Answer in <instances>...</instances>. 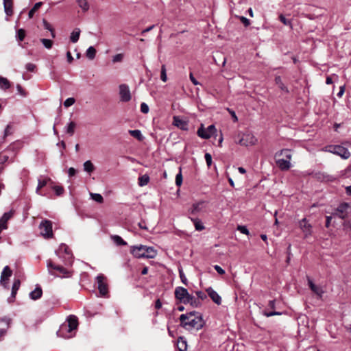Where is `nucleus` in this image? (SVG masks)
I'll use <instances>...</instances> for the list:
<instances>
[{
	"label": "nucleus",
	"instance_id": "obj_48",
	"mask_svg": "<svg viewBox=\"0 0 351 351\" xmlns=\"http://www.w3.org/2000/svg\"><path fill=\"white\" fill-rule=\"evenodd\" d=\"M160 78L161 80L165 82L167 80V74H166V68L165 65H162L161 67V73H160Z\"/></svg>",
	"mask_w": 351,
	"mask_h": 351
},
{
	"label": "nucleus",
	"instance_id": "obj_11",
	"mask_svg": "<svg viewBox=\"0 0 351 351\" xmlns=\"http://www.w3.org/2000/svg\"><path fill=\"white\" fill-rule=\"evenodd\" d=\"M257 142L256 138L251 133L243 134L238 143L243 146H252Z\"/></svg>",
	"mask_w": 351,
	"mask_h": 351
},
{
	"label": "nucleus",
	"instance_id": "obj_29",
	"mask_svg": "<svg viewBox=\"0 0 351 351\" xmlns=\"http://www.w3.org/2000/svg\"><path fill=\"white\" fill-rule=\"evenodd\" d=\"M51 181V180L49 178H45V179H39L38 180V186H37V188H36V193L38 194V195H43L40 192V189L42 188H43L44 186H45L48 182Z\"/></svg>",
	"mask_w": 351,
	"mask_h": 351
},
{
	"label": "nucleus",
	"instance_id": "obj_27",
	"mask_svg": "<svg viewBox=\"0 0 351 351\" xmlns=\"http://www.w3.org/2000/svg\"><path fill=\"white\" fill-rule=\"evenodd\" d=\"M203 202H197L196 204H193L192 207L191 208L189 213L191 215H196L199 212H200L203 208Z\"/></svg>",
	"mask_w": 351,
	"mask_h": 351
},
{
	"label": "nucleus",
	"instance_id": "obj_2",
	"mask_svg": "<svg viewBox=\"0 0 351 351\" xmlns=\"http://www.w3.org/2000/svg\"><path fill=\"white\" fill-rule=\"evenodd\" d=\"M77 326V317L75 315H69L66 319V322L60 326L57 335L64 339H70L74 336Z\"/></svg>",
	"mask_w": 351,
	"mask_h": 351
},
{
	"label": "nucleus",
	"instance_id": "obj_38",
	"mask_svg": "<svg viewBox=\"0 0 351 351\" xmlns=\"http://www.w3.org/2000/svg\"><path fill=\"white\" fill-rule=\"evenodd\" d=\"M86 57L90 60H93L96 56V49L90 46L88 48L86 52Z\"/></svg>",
	"mask_w": 351,
	"mask_h": 351
},
{
	"label": "nucleus",
	"instance_id": "obj_19",
	"mask_svg": "<svg viewBox=\"0 0 351 351\" xmlns=\"http://www.w3.org/2000/svg\"><path fill=\"white\" fill-rule=\"evenodd\" d=\"M206 292L208 296L212 299V300L217 304L219 305L221 303V298L220 295L213 289L211 287H208L206 289Z\"/></svg>",
	"mask_w": 351,
	"mask_h": 351
},
{
	"label": "nucleus",
	"instance_id": "obj_37",
	"mask_svg": "<svg viewBox=\"0 0 351 351\" xmlns=\"http://www.w3.org/2000/svg\"><path fill=\"white\" fill-rule=\"evenodd\" d=\"M276 156H284L286 158L285 159L289 160V162L291 159V152L289 149H282L279 153H276Z\"/></svg>",
	"mask_w": 351,
	"mask_h": 351
},
{
	"label": "nucleus",
	"instance_id": "obj_10",
	"mask_svg": "<svg viewBox=\"0 0 351 351\" xmlns=\"http://www.w3.org/2000/svg\"><path fill=\"white\" fill-rule=\"evenodd\" d=\"M216 132V128L214 125H209L207 128H204L202 124L197 130V135L203 139L210 138Z\"/></svg>",
	"mask_w": 351,
	"mask_h": 351
},
{
	"label": "nucleus",
	"instance_id": "obj_18",
	"mask_svg": "<svg viewBox=\"0 0 351 351\" xmlns=\"http://www.w3.org/2000/svg\"><path fill=\"white\" fill-rule=\"evenodd\" d=\"M299 226L302 232L304 233L305 236L307 237L311 234V225L308 223L306 218L302 219L299 222Z\"/></svg>",
	"mask_w": 351,
	"mask_h": 351
},
{
	"label": "nucleus",
	"instance_id": "obj_39",
	"mask_svg": "<svg viewBox=\"0 0 351 351\" xmlns=\"http://www.w3.org/2000/svg\"><path fill=\"white\" fill-rule=\"evenodd\" d=\"M42 5V2H38L34 4L33 8L29 11L28 16L29 19H32L34 16V13L41 7Z\"/></svg>",
	"mask_w": 351,
	"mask_h": 351
},
{
	"label": "nucleus",
	"instance_id": "obj_52",
	"mask_svg": "<svg viewBox=\"0 0 351 351\" xmlns=\"http://www.w3.org/2000/svg\"><path fill=\"white\" fill-rule=\"evenodd\" d=\"M237 230L240 231V232L248 235L250 234L248 229L245 226H238Z\"/></svg>",
	"mask_w": 351,
	"mask_h": 351
},
{
	"label": "nucleus",
	"instance_id": "obj_16",
	"mask_svg": "<svg viewBox=\"0 0 351 351\" xmlns=\"http://www.w3.org/2000/svg\"><path fill=\"white\" fill-rule=\"evenodd\" d=\"M307 280L311 290L319 298H322L323 294L324 293L323 289L321 287L315 285L309 277H307Z\"/></svg>",
	"mask_w": 351,
	"mask_h": 351
},
{
	"label": "nucleus",
	"instance_id": "obj_7",
	"mask_svg": "<svg viewBox=\"0 0 351 351\" xmlns=\"http://www.w3.org/2000/svg\"><path fill=\"white\" fill-rule=\"evenodd\" d=\"M39 229L40 230V234L44 238L50 239L53 237L52 222L50 220H43L39 225Z\"/></svg>",
	"mask_w": 351,
	"mask_h": 351
},
{
	"label": "nucleus",
	"instance_id": "obj_59",
	"mask_svg": "<svg viewBox=\"0 0 351 351\" xmlns=\"http://www.w3.org/2000/svg\"><path fill=\"white\" fill-rule=\"evenodd\" d=\"M25 68L28 71L34 72L36 69V65L32 63H27L25 65Z\"/></svg>",
	"mask_w": 351,
	"mask_h": 351
},
{
	"label": "nucleus",
	"instance_id": "obj_36",
	"mask_svg": "<svg viewBox=\"0 0 351 351\" xmlns=\"http://www.w3.org/2000/svg\"><path fill=\"white\" fill-rule=\"evenodd\" d=\"M84 170L88 173H92L95 170V167L90 160L86 161L84 165Z\"/></svg>",
	"mask_w": 351,
	"mask_h": 351
},
{
	"label": "nucleus",
	"instance_id": "obj_58",
	"mask_svg": "<svg viewBox=\"0 0 351 351\" xmlns=\"http://www.w3.org/2000/svg\"><path fill=\"white\" fill-rule=\"evenodd\" d=\"M179 274H180V278L181 279L182 282H183L184 284H185L186 285H187V279H186L184 272L182 271V270L179 271Z\"/></svg>",
	"mask_w": 351,
	"mask_h": 351
},
{
	"label": "nucleus",
	"instance_id": "obj_6",
	"mask_svg": "<svg viewBox=\"0 0 351 351\" xmlns=\"http://www.w3.org/2000/svg\"><path fill=\"white\" fill-rule=\"evenodd\" d=\"M332 215L342 219L351 217V205L348 203L341 204L332 213Z\"/></svg>",
	"mask_w": 351,
	"mask_h": 351
},
{
	"label": "nucleus",
	"instance_id": "obj_34",
	"mask_svg": "<svg viewBox=\"0 0 351 351\" xmlns=\"http://www.w3.org/2000/svg\"><path fill=\"white\" fill-rule=\"evenodd\" d=\"M10 87V82L9 80L3 77L0 76V88L3 90H7Z\"/></svg>",
	"mask_w": 351,
	"mask_h": 351
},
{
	"label": "nucleus",
	"instance_id": "obj_8",
	"mask_svg": "<svg viewBox=\"0 0 351 351\" xmlns=\"http://www.w3.org/2000/svg\"><path fill=\"white\" fill-rule=\"evenodd\" d=\"M175 297L180 302L185 304H188L190 300H192V295H190L186 289L178 287L175 289Z\"/></svg>",
	"mask_w": 351,
	"mask_h": 351
},
{
	"label": "nucleus",
	"instance_id": "obj_44",
	"mask_svg": "<svg viewBox=\"0 0 351 351\" xmlns=\"http://www.w3.org/2000/svg\"><path fill=\"white\" fill-rule=\"evenodd\" d=\"M182 184V169L180 167L179 173L176 176V184L180 186Z\"/></svg>",
	"mask_w": 351,
	"mask_h": 351
},
{
	"label": "nucleus",
	"instance_id": "obj_22",
	"mask_svg": "<svg viewBox=\"0 0 351 351\" xmlns=\"http://www.w3.org/2000/svg\"><path fill=\"white\" fill-rule=\"evenodd\" d=\"M276 165L282 171L288 170L291 167V163L289 160H285V158L277 159Z\"/></svg>",
	"mask_w": 351,
	"mask_h": 351
},
{
	"label": "nucleus",
	"instance_id": "obj_24",
	"mask_svg": "<svg viewBox=\"0 0 351 351\" xmlns=\"http://www.w3.org/2000/svg\"><path fill=\"white\" fill-rule=\"evenodd\" d=\"M43 290L39 285H36L35 289L29 293V298L33 300H36L41 298Z\"/></svg>",
	"mask_w": 351,
	"mask_h": 351
},
{
	"label": "nucleus",
	"instance_id": "obj_3",
	"mask_svg": "<svg viewBox=\"0 0 351 351\" xmlns=\"http://www.w3.org/2000/svg\"><path fill=\"white\" fill-rule=\"evenodd\" d=\"M77 326V317L75 315H69L66 319V322L60 326L57 335L64 339H70L74 336Z\"/></svg>",
	"mask_w": 351,
	"mask_h": 351
},
{
	"label": "nucleus",
	"instance_id": "obj_54",
	"mask_svg": "<svg viewBox=\"0 0 351 351\" xmlns=\"http://www.w3.org/2000/svg\"><path fill=\"white\" fill-rule=\"evenodd\" d=\"M204 157H205V160H206L208 167H210V165L212 164L211 155L209 153H206Z\"/></svg>",
	"mask_w": 351,
	"mask_h": 351
},
{
	"label": "nucleus",
	"instance_id": "obj_33",
	"mask_svg": "<svg viewBox=\"0 0 351 351\" xmlns=\"http://www.w3.org/2000/svg\"><path fill=\"white\" fill-rule=\"evenodd\" d=\"M149 182V177L148 175L145 174L138 178V184L140 186H144L147 185Z\"/></svg>",
	"mask_w": 351,
	"mask_h": 351
},
{
	"label": "nucleus",
	"instance_id": "obj_9",
	"mask_svg": "<svg viewBox=\"0 0 351 351\" xmlns=\"http://www.w3.org/2000/svg\"><path fill=\"white\" fill-rule=\"evenodd\" d=\"M328 151L341 156L343 159H347L350 156L348 149L341 145H330L328 147Z\"/></svg>",
	"mask_w": 351,
	"mask_h": 351
},
{
	"label": "nucleus",
	"instance_id": "obj_17",
	"mask_svg": "<svg viewBox=\"0 0 351 351\" xmlns=\"http://www.w3.org/2000/svg\"><path fill=\"white\" fill-rule=\"evenodd\" d=\"M13 211L5 213L3 216L0 218V228L6 230L8 228V221L12 217Z\"/></svg>",
	"mask_w": 351,
	"mask_h": 351
},
{
	"label": "nucleus",
	"instance_id": "obj_13",
	"mask_svg": "<svg viewBox=\"0 0 351 351\" xmlns=\"http://www.w3.org/2000/svg\"><path fill=\"white\" fill-rule=\"evenodd\" d=\"M97 288L101 295H105L108 293V285L106 282V277L99 274L96 277Z\"/></svg>",
	"mask_w": 351,
	"mask_h": 351
},
{
	"label": "nucleus",
	"instance_id": "obj_51",
	"mask_svg": "<svg viewBox=\"0 0 351 351\" xmlns=\"http://www.w3.org/2000/svg\"><path fill=\"white\" fill-rule=\"evenodd\" d=\"M279 20L285 25L291 26V23L290 21L287 20L283 14H280L279 16Z\"/></svg>",
	"mask_w": 351,
	"mask_h": 351
},
{
	"label": "nucleus",
	"instance_id": "obj_1",
	"mask_svg": "<svg viewBox=\"0 0 351 351\" xmlns=\"http://www.w3.org/2000/svg\"><path fill=\"white\" fill-rule=\"evenodd\" d=\"M180 326L187 330H199L203 328L205 322L202 314L196 311H191L180 316Z\"/></svg>",
	"mask_w": 351,
	"mask_h": 351
},
{
	"label": "nucleus",
	"instance_id": "obj_60",
	"mask_svg": "<svg viewBox=\"0 0 351 351\" xmlns=\"http://www.w3.org/2000/svg\"><path fill=\"white\" fill-rule=\"evenodd\" d=\"M240 20L242 22V23L244 25L245 27H247L250 24V20L244 16H241Z\"/></svg>",
	"mask_w": 351,
	"mask_h": 351
},
{
	"label": "nucleus",
	"instance_id": "obj_53",
	"mask_svg": "<svg viewBox=\"0 0 351 351\" xmlns=\"http://www.w3.org/2000/svg\"><path fill=\"white\" fill-rule=\"evenodd\" d=\"M282 313L280 312H278V311H271V312H267V311H264L263 312V315L267 317H271V316H274V315H281Z\"/></svg>",
	"mask_w": 351,
	"mask_h": 351
},
{
	"label": "nucleus",
	"instance_id": "obj_21",
	"mask_svg": "<svg viewBox=\"0 0 351 351\" xmlns=\"http://www.w3.org/2000/svg\"><path fill=\"white\" fill-rule=\"evenodd\" d=\"M15 156V153H12L11 156L7 155L6 154H0V165H3L6 162H13Z\"/></svg>",
	"mask_w": 351,
	"mask_h": 351
},
{
	"label": "nucleus",
	"instance_id": "obj_62",
	"mask_svg": "<svg viewBox=\"0 0 351 351\" xmlns=\"http://www.w3.org/2000/svg\"><path fill=\"white\" fill-rule=\"evenodd\" d=\"M43 26H44L45 29H46L49 31L52 30L53 27L45 19L43 20Z\"/></svg>",
	"mask_w": 351,
	"mask_h": 351
},
{
	"label": "nucleus",
	"instance_id": "obj_56",
	"mask_svg": "<svg viewBox=\"0 0 351 351\" xmlns=\"http://www.w3.org/2000/svg\"><path fill=\"white\" fill-rule=\"evenodd\" d=\"M188 304H190L193 306L197 307L200 304V302L192 295V300H190Z\"/></svg>",
	"mask_w": 351,
	"mask_h": 351
},
{
	"label": "nucleus",
	"instance_id": "obj_25",
	"mask_svg": "<svg viewBox=\"0 0 351 351\" xmlns=\"http://www.w3.org/2000/svg\"><path fill=\"white\" fill-rule=\"evenodd\" d=\"M21 285V281L19 279H16L14 281L12 288V293H11V297L9 298V302H12L13 300L15 298V296L16 295L17 291L19 290Z\"/></svg>",
	"mask_w": 351,
	"mask_h": 351
},
{
	"label": "nucleus",
	"instance_id": "obj_23",
	"mask_svg": "<svg viewBox=\"0 0 351 351\" xmlns=\"http://www.w3.org/2000/svg\"><path fill=\"white\" fill-rule=\"evenodd\" d=\"M173 124L182 130H188L187 122L182 119H180L178 117H173Z\"/></svg>",
	"mask_w": 351,
	"mask_h": 351
},
{
	"label": "nucleus",
	"instance_id": "obj_47",
	"mask_svg": "<svg viewBox=\"0 0 351 351\" xmlns=\"http://www.w3.org/2000/svg\"><path fill=\"white\" fill-rule=\"evenodd\" d=\"M75 101V100L73 97L67 98L64 102V106L66 108H69L74 104Z\"/></svg>",
	"mask_w": 351,
	"mask_h": 351
},
{
	"label": "nucleus",
	"instance_id": "obj_45",
	"mask_svg": "<svg viewBox=\"0 0 351 351\" xmlns=\"http://www.w3.org/2000/svg\"><path fill=\"white\" fill-rule=\"evenodd\" d=\"M25 37V32L23 29H19L16 33V38L19 41H23Z\"/></svg>",
	"mask_w": 351,
	"mask_h": 351
},
{
	"label": "nucleus",
	"instance_id": "obj_63",
	"mask_svg": "<svg viewBox=\"0 0 351 351\" xmlns=\"http://www.w3.org/2000/svg\"><path fill=\"white\" fill-rule=\"evenodd\" d=\"M215 269L217 271V272L221 275H223L225 274V270L222 269L220 266L216 265L214 266Z\"/></svg>",
	"mask_w": 351,
	"mask_h": 351
},
{
	"label": "nucleus",
	"instance_id": "obj_40",
	"mask_svg": "<svg viewBox=\"0 0 351 351\" xmlns=\"http://www.w3.org/2000/svg\"><path fill=\"white\" fill-rule=\"evenodd\" d=\"M191 220H192V221L194 223V226H195V228L196 230L201 231V230H203L204 229V226L203 223H202V221L199 219H197V218H195V219L191 218Z\"/></svg>",
	"mask_w": 351,
	"mask_h": 351
},
{
	"label": "nucleus",
	"instance_id": "obj_35",
	"mask_svg": "<svg viewBox=\"0 0 351 351\" xmlns=\"http://www.w3.org/2000/svg\"><path fill=\"white\" fill-rule=\"evenodd\" d=\"M76 128V123L73 121H71L68 123L67 126L66 127V132L67 134H69L70 136H73L75 130Z\"/></svg>",
	"mask_w": 351,
	"mask_h": 351
},
{
	"label": "nucleus",
	"instance_id": "obj_61",
	"mask_svg": "<svg viewBox=\"0 0 351 351\" xmlns=\"http://www.w3.org/2000/svg\"><path fill=\"white\" fill-rule=\"evenodd\" d=\"M196 295H197L198 299H200L202 300H204L206 298V295L201 291H197Z\"/></svg>",
	"mask_w": 351,
	"mask_h": 351
},
{
	"label": "nucleus",
	"instance_id": "obj_43",
	"mask_svg": "<svg viewBox=\"0 0 351 351\" xmlns=\"http://www.w3.org/2000/svg\"><path fill=\"white\" fill-rule=\"evenodd\" d=\"M40 42L43 43L45 47L48 49H51L53 46V41L49 39L41 38Z\"/></svg>",
	"mask_w": 351,
	"mask_h": 351
},
{
	"label": "nucleus",
	"instance_id": "obj_28",
	"mask_svg": "<svg viewBox=\"0 0 351 351\" xmlns=\"http://www.w3.org/2000/svg\"><path fill=\"white\" fill-rule=\"evenodd\" d=\"M275 83L281 90L287 93H289L288 88L283 84L280 76H276Z\"/></svg>",
	"mask_w": 351,
	"mask_h": 351
},
{
	"label": "nucleus",
	"instance_id": "obj_32",
	"mask_svg": "<svg viewBox=\"0 0 351 351\" xmlns=\"http://www.w3.org/2000/svg\"><path fill=\"white\" fill-rule=\"evenodd\" d=\"M112 240L116 243L117 245H126L127 242L125 241L119 235H112L111 236Z\"/></svg>",
	"mask_w": 351,
	"mask_h": 351
},
{
	"label": "nucleus",
	"instance_id": "obj_55",
	"mask_svg": "<svg viewBox=\"0 0 351 351\" xmlns=\"http://www.w3.org/2000/svg\"><path fill=\"white\" fill-rule=\"evenodd\" d=\"M149 106L145 103L141 104V111L144 114H147L149 112Z\"/></svg>",
	"mask_w": 351,
	"mask_h": 351
},
{
	"label": "nucleus",
	"instance_id": "obj_30",
	"mask_svg": "<svg viewBox=\"0 0 351 351\" xmlns=\"http://www.w3.org/2000/svg\"><path fill=\"white\" fill-rule=\"evenodd\" d=\"M81 30L79 28H75L71 34L70 40L73 43H75L78 41L80 36Z\"/></svg>",
	"mask_w": 351,
	"mask_h": 351
},
{
	"label": "nucleus",
	"instance_id": "obj_4",
	"mask_svg": "<svg viewBox=\"0 0 351 351\" xmlns=\"http://www.w3.org/2000/svg\"><path fill=\"white\" fill-rule=\"evenodd\" d=\"M130 252L136 258H154L157 255L154 247L144 245H132Z\"/></svg>",
	"mask_w": 351,
	"mask_h": 351
},
{
	"label": "nucleus",
	"instance_id": "obj_50",
	"mask_svg": "<svg viewBox=\"0 0 351 351\" xmlns=\"http://www.w3.org/2000/svg\"><path fill=\"white\" fill-rule=\"evenodd\" d=\"M123 59V54L118 53L112 57V62L114 63L121 62Z\"/></svg>",
	"mask_w": 351,
	"mask_h": 351
},
{
	"label": "nucleus",
	"instance_id": "obj_5",
	"mask_svg": "<svg viewBox=\"0 0 351 351\" xmlns=\"http://www.w3.org/2000/svg\"><path fill=\"white\" fill-rule=\"evenodd\" d=\"M56 254L58 257L62 256V254H65V257L63 259V263L65 265H71L72 264L73 254L66 244L62 243L58 250L56 251Z\"/></svg>",
	"mask_w": 351,
	"mask_h": 351
},
{
	"label": "nucleus",
	"instance_id": "obj_26",
	"mask_svg": "<svg viewBox=\"0 0 351 351\" xmlns=\"http://www.w3.org/2000/svg\"><path fill=\"white\" fill-rule=\"evenodd\" d=\"M177 348L179 351L187 350V343L185 338H184L183 337H178L177 340Z\"/></svg>",
	"mask_w": 351,
	"mask_h": 351
},
{
	"label": "nucleus",
	"instance_id": "obj_31",
	"mask_svg": "<svg viewBox=\"0 0 351 351\" xmlns=\"http://www.w3.org/2000/svg\"><path fill=\"white\" fill-rule=\"evenodd\" d=\"M128 132L132 136L140 141H143L144 138L141 130H129Z\"/></svg>",
	"mask_w": 351,
	"mask_h": 351
},
{
	"label": "nucleus",
	"instance_id": "obj_15",
	"mask_svg": "<svg viewBox=\"0 0 351 351\" xmlns=\"http://www.w3.org/2000/svg\"><path fill=\"white\" fill-rule=\"evenodd\" d=\"M47 266L48 269H53L60 272V274L62 275V276H69V271L64 268L63 266L60 265H56L52 262L51 260L47 261Z\"/></svg>",
	"mask_w": 351,
	"mask_h": 351
},
{
	"label": "nucleus",
	"instance_id": "obj_41",
	"mask_svg": "<svg viewBox=\"0 0 351 351\" xmlns=\"http://www.w3.org/2000/svg\"><path fill=\"white\" fill-rule=\"evenodd\" d=\"M14 125H13V124H12V123H9V124L6 126V128H5V129L4 134H3V138H6L7 136H10V135L12 134H13V132H14Z\"/></svg>",
	"mask_w": 351,
	"mask_h": 351
},
{
	"label": "nucleus",
	"instance_id": "obj_49",
	"mask_svg": "<svg viewBox=\"0 0 351 351\" xmlns=\"http://www.w3.org/2000/svg\"><path fill=\"white\" fill-rule=\"evenodd\" d=\"M53 189L54 190L56 194L58 196L62 195L64 193V189L60 186H53Z\"/></svg>",
	"mask_w": 351,
	"mask_h": 351
},
{
	"label": "nucleus",
	"instance_id": "obj_57",
	"mask_svg": "<svg viewBox=\"0 0 351 351\" xmlns=\"http://www.w3.org/2000/svg\"><path fill=\"white\" fill-rule=\"evenodd\" d=\"M0 322H4L7 325V328H8L10 326V324L11 322V319L8 317H3L0 318Z\"/></svg>",
	"mask_w": 351,
	"mask_h": 351
},
{
	"label": "nucleus",
	"instance_id": "obj_14",
	"mask_svg": "<svg viewBox=\"0 0 351 351\" xmlns=\"http://www.w3.org/2000/svg\"><path fill=\"white\" fill-rule=\"evenodd\" d=\"M12 271L10 269L9 266H5L1 274L0 283L4 287H7V285L9 280V278L12 276Z\"/></svg>",
	"mask_w": 351,
	"mask_h": 351
},
{
	"label": "nucleus",
	"instance_id": "obj_46",
	"mask_svg": "<svg viewBox=\"0 0 351 351\" xmlns=\"http://www.w3.org/2000/svg\"><path fill=\"white\" fill-rule=\"evenodd\" d=\"M92 199L98 203H102L104 201L103 197L99 193H90Z\"/></svg>",
	"mask_w": 351,
	"mask_h": 351
},
{
	"label": "nucleus",
	"instance_id": "obj_42",
	"mask_svg": "<svg viewBox=\"0 0 351 351\" xmlns=\"http://www.w3.org/2000/svg\"><path fill=\"white\" fill-rule=\"evenodd\" d=\"M78 5L84 12H86L89 9V5L86 0H76Z\"/></svg>",
	"mask_w": 351,
	"mask_h": 351
},
{
	"label": "nucleus",
	"instance_id": "obj_20",
	"mask_svg": "<svg viewBox=\"0 0 351 351\" xmlns=\"http://www.w3.org/2000/svg\"><path fill=\"white\" fill-rule=\"evenodd\" d=\"M3 7L7 16L13 14V0H3Z\"/></svg>",
	"mask_w": 351,
	"mask_h": 351
},
{
	"label": "nucleus",
	"instance_id": "obj_64",
	"mask_svg": "<svg viewBox=\"0 0 351 351\" xmlns=\"http://www.w3.org/2000/svg\"><path fill=\"white\" fill-rule=\"evenodd\" d=\"M76 173V170L73 167H70L68 170V174L69 177L74 176Z\"/></svg>",
	"mask_w": 351,
	"mask_h": 351
},
{
	"label": "nucleus",
	"instance_id": "obj_12",
	"mask_svg": "<svg viewBox=\"0 0 351 351\" xmlns=\"http://www.w3.org/2000/svg\"><path fill=\"white\" fill-rule=\"evenodd\" d=\"M120 100L123 102H128L131 99V93L129 86L125 84H122L119 86Z\"/></svg>",
	"mask_w": 351,
	"mask_h": 351
}]
</instances>
